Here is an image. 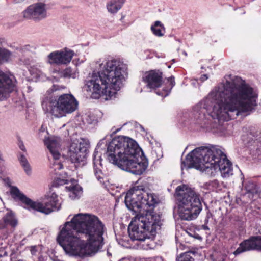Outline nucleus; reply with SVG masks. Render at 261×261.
Instances as JSON below:
<instances>
[{
    "label": "nucleus",
    "instance_id": "22",
    "mask_svg": "<svg viewBox=\"0 0 261 261\" xmlns=\"http://www.w3.org/2000/svg\"><path fill=\"white\" fill-rule=\"evenodd\" d=\"M151 30L153 34L158 37H162L164 35L165 28L159 21H156L154 25L151 27Z\"/></svg>",
    "mask_w": 261,
    "mask_h": 261
},
{
    "label": "nucleus",
    "instance_id": "30",
    "mask_svg": "<svg viewBox=\"0 0 261 261\" xmlns=\"http://www.w3.org/2000/svg\"><path fill=\"white\" fill-rule=\"evenodd\" d=\"M58 98H74L71 94H61L59 95Z\"/></svg>",
    "mask_w": 261,
    "mask_h": 261
},
{
    "label": "nucleus",
    "instance_id": "23",
    "mask_svg": "<svg viewBox=\"0 0 261 261\" xmlns=\"http://www.w3.org/2000/svg\"><path fill=\"white\" fill-rule=\"evenodd\" d=\"M83 122L88 124H96L98 122L96 115L91 112H88L83 116Z\"/></svg>",
    "mask_w": 261,
    "mask_h": 261
},
{
    "label": "nucleus",
    "instance_id": "16",
    "mask_svg": "<svg viewBox=\"0 0 261 261\" xmlns=\"http://www.w3.org/2000/svg\"><path fill=\"white\" fill-rule=\"evenodd\" d=\"M105 139L106 137L99 141L93 154L94 174L97 180L100 183H104L106 177L102 172L101 158L98 149L105 143Z\"/></svg>",
    "mask_w": 261,
    "mask_h": 261
},
{
    "label": "nucleus",
    "instance_id": "27",
    "mask_svg": "<svg viewBox=\"0 0 261 261\" xmlns=\"http://www.w3.org/2000/svg\"><path fill=\"white\" fill-rule=\"evenodd\" d=\"M193 255L194 253L192 252L183 253L176 258V261H194Z\"/></svg>",
    "mask_w": 261,
    "mask_h": 261
},
{
    "label": "nucleus",
    "instance_id": "33",
    "mask_svg": "<svg viewBox=\"0 0 261 261\" xmlns=\"http://www.w3.org/2000/svg\"><path fill=\"white\" fill-rule=\"evenodd\" d=\"M208 217H206V218L205 219V224L204 225H203L202 226L203 229L204 230H208L209 229L208 226L206 225V224L208 222Z\"/></svg>",
    "mask_w": 261,
    "mask_h": 261
},
{
    "label": "nucleus",
    "instance_id": "26",
    "mask_svg": "<svg viewBox=\"0 0 261 261\" xmlns=\"http://www.w3.org/2000/svg\"><path fill=\"white\" fill-rule=\"evenodd\" d=\"M19 161L26 173L28 175L30 174L31 169L25 156L24 155H21L19 158Z\"/></svg>",
    "mask_w": 261,
    "mask_h": 261
},
{
    "label": "nucleus",
    "instance_id": "41",
    "mask_svg": "<svg viewBox=\"0 0 261 261\" xmlns=\"http://www.w3.org/2000/svg\"><path fill=\"white\" fill-rule=\"evenodd\" d=\"M119 261H129V260L128 259L123 258Z\"/></svg>",
    "mask_w": 261,
    "mask_h": 261
},
{
    "label": "nucleus",
    "instance_id": "44",
    "mask_svg": "<svg viewBox=\"0 0 261 261\" xmlns=\"http://www.w3.org/2000/svg\"><path fill=\"white\" fill-rule=\"evenodd\" d=\"M2 99L0 98V100H1Z\"/></svg>",
    "mask_w": 261,
    "mask_h": 261
},
{
    "label": "nucleus",
    "instance_id": "21",
    "mask_svg": "<svg viewBox=\"0 0 261 261\" xmlns=\"http://www.w3.org/2000/svg\"><path fill=\"white\" fill-rule=\"evenodd\" d=\"M60 76L65 78L75 79L78 76L79 72L76 68L67 67L61 72L58 71Z\"/></svg>",
    "mask_w": 261,
    "mask_h": 261
},
{
    "label": "nucleus",
    "instance_id": "34",
    "mask_svg": "<svg viewBox=\"0 0 261 261\" xmlns=\"http://www.w3.org/2000/svg\"><path fill=\"white\" fill-rule=\"evenodd\" d=\"M207 79H208L207 75L203 74V75H201L200 79L202 82H204V81L206 80Z\"/></svg>",
    "mask_w": 261,
    "mask_h": 261
},
{
    "label": "nucleus",
    "instance_id": "24",
    "mask_svg": "<svg viewBox=\"0 0 261 261\" xmlns=\"http://www.w3.org/2000/svg\"><path fill=\"white\" fill-rule=\"evenodd\" d=\"M11 55L12 53L9 50L0 47V64L8 62Z\"/></svg>",
    "mask_w": 261,
    "mask_h": 261
},
{
    "label": "nucleus",
    "instance_id": "5",
    "mask_svg": "<svg viewBox=\"0 0 261 261\" xmlns=\"http://www.w3.org/2000/svg\"><path fill=\"white\" fill-rule=\"evenodd\" d=\"M206 102H210L214 105L206 108L212 110L220 120L228 121L235 119L237 116L244 117L250 114L256 106L255 99H206Z\"/></svg>",
    "mask_w": 261,
    "mask_h": 261
},
{
    "label": "nucleus",
    "instance_id": "32",
    "mask_svg": "<svg viewBox=\"0 0 261 261\" xmlns=\"http://www.w3.org/2000/svg\"><path fill=\"white\" fill-rule=\"evenodd\" d=\"M18 145L20 149L22 151H25V146L22 141H20L18 143Z\"/></svg>",
    "mask_w": 261,
    "mask_h": 261
},
{
    "label": "nucleus",
    "instance_id": "18",
    "mask_svg": "<svg viewBox=\"0 0 261 261\" xmlns=\"http://www.w3.org/2000/svg\"><path fill=\"white\" fill-rule=\"evenodd\" d=\"M17 225V221L14 214L11 212H8L0 221V229L5 228L7 225L14 227Z\"/></svg>",
    "mask_w": 261,
    "mask_h": 261
},
{
    "label": "nucleus",
    "instance_id": "4",
    "mask_svg": "<svg viewBox=\"0 0 261 261\" xmlns=\"http://www.w3.org/2000/svg\"><path fill=\"white\" fill-rule=\"evenodd\" d=\"M195 168L205 171L211 176H214L220 171L223 178H228L233 174L232 164L226 154L218 147L201 146L189 153L186 161H182L181 169Z\"/></svg>",
    "mask_w": 261,
    "mask_h": 261
},
{
    "label": "nucleus",
    "instance_id": "40",
    "mask_svg": "<svg viewBox=\"0 0 261 261\" xmlns=\"http://www.w3.org/2000/svg\"><path fill=\"white\" fill-rule=\"evenodd\" d=\"M107 255L108 256H111L112 255L111 253H110L109 251H107Z\"/></svg>",
    "mask_w": 261,
    "mask_h": 261
},
{
    "label": "nucleus",
    "instance_id": "14",
    "mask_svg": "<svg viewBox=\"0 0 261 261\" xmlns=\"http://www.w3.org/2000/svg\"><path fill=\"white\" fill-rule=\"evenodd\" d=\"M86 145L82 139L74 140L70 146L68 156L72 163H80L86 158Z\"/></svg>",
    "mask_w": 261,
    "mask_h": 261
},
{
    "label": "nucleus",
    "instance_id": "36",
    "mask_svg": "<svg viewBox=\"0 0 261 261\" xmlns=\"http://www.w3.org/2000/svg\"><path fill=\"white\" fill-rule=\"evenodd\" d=\"M154 261H164L161 257H156L154 258Z\"/></svg>",
    "mask_w": 261,
    "mask_h": 261
},
{
    "label": "nucleus",
    "instance_id": "7",
    "mask_svg": "<svg viewBox=\"0 0 261 261\" xmlns=\"http://www.w3.org/2000/svg\"><path fill=\"white\" fill-rule=\"evenodd\" d=\"M208 98H257L258 93L239 77L227 81L214 87L208 94Z\"/></svg>",
    "mask_w": 261,
    "mask_h": 261
},
{
    "label": "nucleus",
    "instance_id": "25",
    "mask_svg": "<svg viewBox=\"0 0 261 261\" xmlns=\"http://www.w3.org/2000/svg\"><path fill=\"white\" fill-rule=\"evenodd\" d=\"M242 184L247 193L254 194L257 192L256 185L253 182L248 181L247 182H245L243 180Z\"/></svg>",
    "mask_w": 261,
    "mask_h": 261
},
{
    "label": "nucleus",
    "instance_id": "37",
    "mask_svg": "<svg viewBox=\"0 0 261 261\" xmlns=\"http://www.w3.org/2000/svg\"><path fill=\"white\" fill-rule=\"evenodd\" d=\"M138 125V126H139V127L140 128V129H141V130H142V131H144V127H143L142 125H140L139 124H137V123H136V125Z\"/></svg>",
    "mask_w": 261,
    "mask_h": 261
},
{
    "label": "nucleus",
    "instance_id": "11",
    "mask_svg": "<svg viewBox=\"0 0 261 261\" xmlns=\"http://www.w3.org/2000/svg\"><path fill=\"white\" fill-rule=\"evenodd\" d=\"M142 80L148 88L154 89L157 95L164 97L169 95L175 84L174 77L171 76L167 79L169 85L163 88L162 90H156L161 86L163 82L162 72L159 70H151L146 72L143 76Z\"/></svg>",
    "mask_w": 261,
    "mask_h": 261
},
{
    "label": "nucleus",
    "instance_id": "35",
    "mask_svg": "<svg viewBox=\"0 0 261 261\" xmlns=\"http://www.w3.org/2000/svg\"><path fill=\"white\" fill-rule=\"evenodd\" d=\"M210 184H212L213 186H215L218 185V182L216 180H214L210 182Z\"/></svg>",
    "mask_w": 261,
    "mask_h": 261
},
{
    "label": "nucleus",
    "instance_id": "19",
    "mask_svg": "<svg viewBox=\"0 0 261 261\" xmlns=\"http://www.w3.org/2000/svg\"><path fill=\"white\" fill-rule=\"evenodd\" d=\"M31 47L29 45H25L18 50L19 56V62L20 64L29 65L31 62V58L29 57V53Z\"/></svg>",
    "mask_w": 261,
    "mask_h": 261
},
{
    "label": "nucleus",
    "instance_id": "28",
    "mask_svg": "<svg viewBox=\"0 0 261 261\" xmlns=\"http://www.w3.org/2000/svg\"><path fill=\"white\" fill-rule=\"evenodd\" d=\"M193 116L192 118L197 120L198 119L202 117L203 115L201 112H200L198 106H196L193 109V112L192 114Z\"/></svg>",
    "mask_w": 261,
    "mask_h": 261
},
{
    "label": "nucleus",
    "instance_id": "8",
    "mask_svg": "<svg viewBox=\"0 0 261 261\" xmlns=\"http://www.w3.org/2000/svg\"><path fill=\"white\" fill-rule=\"evenodd\" d=\"M176 194L179 217L187 221L196 218L202 209L199 194L184 185L176 188Z\"/></svg>",
    "mask_w": 261,
    "mask_h": 261
},
{
    "label": "nucleus",
    "instance_id": "12",
    "mask_svg": "<svg viewBox=\"0 0 261 261\" xmlns=\"http://www.w3.org/2000/svg\"><path fill=\"white\" fill-rule=\"evenodd\" d=\"M27 19L39 22L47 17V9L45 3L37 2L28 6L22 12Z\"/></svg>",
    "mask_w": 261,
    "mask_h": 261
},
{
    "label": "nucleus",
    "instance_id": "2",
    "mask_svg": "<svg viewBox=\"0 0 261 261\" xmlns=\"http://www.w3.org/2000/svg\"><path fill=\"white\" fill-rule=\"evenodd\" d=\"M99 70L93 71L85 81L84 89L91 98H112L123 86L127 66L120 60H112L105 64L98 62Z\"/></svg>",
    "mask_w": 261,
    "mask_h": 261
},
{
    "label": "nucleus",
    "instance_id": "20",
    "mask_svg": "<svg viewBox=\"0 0 261 261\" xmlns=\"http://www.w3.org/2000/svg\"><path fill=\"white\" fill-rule=\"evenodd\" d=\"M126 0H111L107 3V8L111 13H116L119 10Z\"/></svg>",
    "mask_w": 261,
    "mask_h": 261
},
{
    "label": "nucleus",
    "instance_id": "17",
    "mask_svg": "<svg viewBox=\"0 0 261 261\" xmlns=\"http://www.w3.org/2000/svg\"><path fill=\"white\" fill-rule=\"evenodd\" d=\"M259 236L252 237L240 244L239 247L234 251L233 254L236 256L244 252L257 250H259Z\"/></svg>",
    "mask_w": 261,
    "mask_h": 261
},
{
    "label": "nucleus",
    "instance_id": "13",
    "mask_svg": "<svg viewBox=\"0 0 261 261\" xmlns=\"http://www.w3.org/2000/svg\"><path fill=\"white\" fill-rule=\"evenodd\" d=\"M17 92L15 77L13 75L8 76L0 70V98L14 96Z\"/></svg>",
    "mask_w": 261,
    "mask_h": 261
},
{
    "label": "nucleus",
    "instance_id": "6",
    "mask_svg": "<svg viewBox=\"0 0 261 261\" xmlns=\"http://www.w3.org/2000/svg\"><path fill=\"white\" fill-rule=\"evenodd\" d=\"M44 143L49 150L53 159L55 160L52 165L51 168L55 171V174L59 175L58 177H55L53 183V186L57 187L59 186L65 184H70L65 187V189L68 192L69 197L72 200L79 199L82 195V187L77 183V181L74 179H71L70 182L68 179L67 174L64 173L61 174L58 171L63 168V165L57 161L59 159L61 154L59 152L60 149V141L58 138H48L44 140Z\"/></svg>",
    "mask_w": 261,
    "mask_h": 261
},
{
    "label": "nucleus",
    "instance_id": "3",
    "mask_svg": "<svg viewBox=\"0 0 261 261\" xmlns=\"http://www.w3.org/2000/svg\"><path fill=\"white\" fill-rule=\"evenodd\" d=\"M107 159L121 169L135 175L142 174L148 166L141 148L132 139L118 136L107 146Z\"/></svg>",
    "mask_w": 261,
    "mask_h": 261
},
{
    "label": "nucleus",
    "instance_id": "1",
    "mask_svg": "<svg viewBox=\"0 0 261 261\" xmlns=\"http://www.w3.org/2000/svg\"><path fill=\"white\" fill-rule=\"evenodd\" d=\"M124 201L130 211L137 212L141 209L146 210L145 214L136 215L131 222L134 223V225H129L128 232L131 240L140 243L146 240H153L157 231L161 228V217L147 208L157 203V196L146 191L143 186L135 185L127 192Z\"/></svg>",
    "mask_w": 261,
    "mask_h": 261
},
{
    "label": "nucleus",
    "instance_id": "31",
    "mask_svg": "<svg viewBox=\"0 0 261 261\" xmlns=\"http://www.w3.org/2000/svg\"><path fill=\"white\" fill-rule=\"evenodd\" d=\"M30 251L32 255H35L37 251V247L36 246H31Z\"/></svg>",
    "mask_w": 261,
    "mask_h": 261
},
{
    "label": "nucleus",
    "instance_id": "29",
    "mask_svg": "<svg viewBox=\"0 0 261 261\" xmlns=\"http://www.w3.org/2000/svg\"><path fill=\"white\" fill-rule=\"evenodd\" d=\"M58 87V86L53 85L52 88L47 91V92L50 94L54 92H56L59 90Z\"/></svg>",
    "mask_w": 261,
    "mask_h": 261
},
{
    "label": "nucleus",
    "instance_id": "15",
    "mask_svg": "<svg viewBox=\"0 0 261 261\" xmlns=\"http://www.w3.org/2000/svg\"><path fill=\"white\" fill-rule=\"evenodd\" d=\"M74 54V51L71 50L55 51L48 55V63L50 64L66 65L70 62Z\"/></svg>",
    "mask_w": 261,
    "mask_h": 261
},
{
    "label": "nucleus",
    "instance_id": "38",
    "mask_svg": "<svg viewBox=\"0 0 261 261\" xmlns=\"http://www.w3.org/2000/svg\"><path fill=\"white\" fill-rule=\"evenodd\" d=\"M259 241H260V242H261V236H259ZM259 251H261V242H260V243H259Z\"/></svg>",
    "mask_w": 261,
    "mask_h": 261
},
{
    "label": "nucleus",
    "instance_id": "43",
    "mask_svg": "<svg viewBox=\"0 0 261 261\" xmlns=\"http://www.w3.org/2000/svg\"><path fill=\"white\" fill-rule=\"evenodd\" d=\"M147 246H149V244H148V243H147Z\"/></svg>",
    "mask_w": 261,
    "mask_h": 261
},
{
    "label": "nucleus",
    "instance_id": "10",
    "mask_svg": "<svg viewBox=\"0 0 261 261\" xmlns=\"http://www.w3.org/2000/svg\"><path fill=\"white\" fill-rule=\"evenodd\" d=\"M42 106L45 113L60 118L76 111L79 101L76 99H44Z\"/></svg>",
    "mask_w": 261,
    "mask_h": 261
},
{
    "label": "nucleus",
    "instance_id": "42",
    "mask_svg": "<svg viewBox=\"0 0 261 261\" xmlns=\"http://www.w3.org/2000/svg\"><path fill=\"white\" fill-rule=\"evenodd\" d=\"M196 81L193 82H192V84H193V85H195V84H196Z\"/></svg>",
    "mask_w": 261,
    "mask_h": 261
},
{
    "label": "nucleus",
    "instance_id": "9",
    "mask_svg": "<svg viewBox=\"0 0 261 261\" xmlns=\"http://www.w3.org/2000/svg\"><path fill=\"white\" fill-rule=\"evenodd\" d=\"M12 196L18 199L26 205L28 209L36 210L39 212L49 214L51 212L60 209L58 196L53 192L41 202H33L27 198L16 187H12L10 190Z\"/></svg>",
    "mask_w": 261,
    "mask_h": 261
},
{
    "label": "nucleus",
    "instance_id": "39",
    "mask_svg": "<svg viewBox=\"0 0 261 261\" xmlns=\"http://www.w3.org/2000/svg\"><path fill=\"white\" fill-rule=\"evenodd\" d=\"M120 129H121V128H118L117 130L114 131V133H116L118 132Z\"/></svg>",
    "mask_w": 261,
    "mask_h": 261
}]
</instances>
